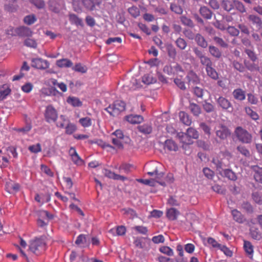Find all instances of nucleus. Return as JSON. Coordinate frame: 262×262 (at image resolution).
<instances>
[{"label": "nucleus", "instance_id": "1", "mask_svg": "<svg viewBox=\"0 0 262 262\" xmlns=\"http://www.w3.org/2000/svg\"><path fill=\"white\" fill-rule=\"evenodd\" d=\"M221 6L227 12H231L234 10H236L241 13L246 12V8L244 5L238 1L224 0L222 1Z\"/></svg>", "mask_w": 262, "mask_h": 262}, {"label": "nucleus", "instance_id": "2", "mask_svg": "<svg viewBox=\"0 0 262 262\" xmlns=\"http://www.w3.org/2000/svg\"><path fill=\"white\" fill-rule=\"evenodd\" d=\"M46 249V244L42 237L32 240L29 245V250L36 255H39Z\"/></svg>", "mask_w": 262, "mask_h": 262}, {"label": "nucleus", "instance_id": "3", "mask_svg": "<svg viewBox=\"0 0 262 262\" xmlns=\"http://www.w3.org/2000/svg\"><path fill=\"white\" fill-rule=\"evenodd\" d=\"M125 109V103L121 100H116L112 104L110 105L105 110L111 116H118Z\"/></svg>", "mask_w": 262, "mask_h": 262}, {"label": "nucleus", "instance_id": "4", "mask_svg": "<svg viewBox=\"0 0 262 262\" xmlns=\"http://www.w3.org/2000/svg\"><path fill=\"white\" fill-rule=\"evenodd\" d=\"M235 134L239 141L244 143H250L252 141V137L251 134L242 127H237L235 130Z\"/></svg>", "mask_w": 262, "mask_h": 262}, {"label": "nucleus", "instance_id": "5", "mask_svg": "<svg viewBox=\"0 0 262 262\" xmlns=\"http://www.w3.org/2000/svg\"><path fill=\"white\" fill-rule=\"evenodd\" d=\"M45 118L46 121L50 123L55 122L58 118V114L56 110L52 105L47 106L45 113Z\"/></svg>", "mask_w": 262, "mask_h": 262}, {"label": "nucleus", "instance_id": "6", "mask_svg": "<svg viewBox=\"0 0 262 262\" xmlns=\"http://www.w3.org/2000/svg\"><path fill=\"white\" fill-rule=\"evenodd\" d=\"M38 215L39 218L37 221V224L38 227L41 228H44L48 224V222L43 219L51 220L53 218V215L46 210L40 211Z\"/></svg>", "mask_w": 262, "mask_h": 262}, {"label": "nucleus", "instance_id": "7", "mask_svg": "<svg viewBox=\"0 0 262 262\" xmlns=\"http://www.w3.org/2000/svg\"><path fill=\"white\" fill-rule=\"evenodd\" d=\"M31 65L33 68L40 70H45L49 68L50 63L47 60L41 58H36L32 59Z\"/></svg>", "mask_w": 262, "mask_h": 262}, {"label": "nucleus", "instance_id": "8", "mask_svg": "<svg viewBox=\"0 0 262 262\" xmlns=\"http://www.w3.org/2000/svg\"><path fill=\"white\" fill-rule=\"evenodd\" d=\"M230 132L228 127L220 124L216 128V135L221 139L224 140L230 135Z\"/></svg>", "mask_w": 262, "mask_h": 262}, {"label": "nucleus", "instance_id": "9", "mask_svg": "<svg viewBox=\"0 0 262 262\" xmlns=\"http://www.w3.org/2000/svg\"><path fill=\"white\" fill-rule=\"evenodd\" d=\"M15 33L20 37H30L32 35V31L28 27L22 26L14 29Z\"/></svg>", "mask_w": 262, "mask_h": 262}, {"label": "nucleus", "instance_id": "10", "mask_svg": "<svg viewBox=\"0 0 262 262\" xmlns=\"http://www.w3.org/2000/svg\"><path fill=\"white\" fill-rule=\"evenodd\" d=\"M158 164L156 162H150L145 165V170L147 171V174L151 177H153L158 171Z\"/></svg>", "mask_w": 262, "mask_h": 262}, {"label": "nucleus", "instance_id": "11", "mask_svg": "<svg viewBox=\"0 0 262 262\" xmlns=\"http://www.w3.org/2000/svg\"><path fill=\"white\" fill-rule=\"evenodd\" d=\"M217 104L223 110L233 109L231 103L226 98L220 97L216 100Z\"/></svg>", "mask_w": 262, "mask_h": 262}, {"label": "nucleus", "instance_id": "12", "mask_svg": "<svg viewBox=\"0 0 262 262\" xmlns=\"http://www.w3.org/2000/svg\"><path fill=\"white\" fill-rule=\"evenodd\" d=\"M177 137L179 139L181 142H182L183 145V147H184V145H190L193 143V140L188 136L187 133H184L183 132H180L177 134Z\"/></svg>", "mask_w": 262, "mask_h": 262}, {"label": "nucleus", "instance_id": "13", "mask_svg": "<svg viewBox=\"0 0 262 262\" xmlns=\"http://www.w3.org/2000/svg\"><path fill=\"white\" fill-rule=\"evenodd\" d=\"M5 187L6 191L10 193L16 192L19 189V185L11 180L6 182Z\"/></svg>", "mask_w": 262, "mask_h": 262}, {"label": "nucleus", "instance_id": "14", "mask_svg": "<svg viewBox=\"0 0 262 262\" xmlns=\"http://www.w3.org/2000/svg\"><path fill=\"white\" fill-rule=\"evenodd\" d=\"M17 8L16 0H6V3L4 6V9L6 11L9 12H13L16 11Z\"/></svg>", "mask_w": 262, "mask_h": 262}, {"label": "nucleus", "instance_id": "15", "mask_svg": "<svg viewBox=\"0 0 262 262\" xmlns=\"http://www.w3.org/2000/svg\"><path fill=\"white\" fill-rule=\"evenodd\" d=\"M48 6L49 9L51 11L55 13H59L60 12L61 6L59 1L49 0L48 1Z\"/></svg>", "mask_w": 262, "mask_h": 262}, {"label": "nucleus", "instance_id": "16", "mask_svg": "<svg viewBox=\"0 0 262 262\" xmlns=\"http://www.w3.org/2000/svg\"><path fill=\"white\" fill-rule=\"evenodd\" d=\"M254 172V178L256 182L262 183V167L257 165L252 167Z\"/></svg>", "mask_w": 262, "mask_h": 262}, {"label": "nucleus", "instance_id": "17", "mask_svg": "<svg viewBox=\"0 0 262 262\" xmlns=\"http://www.w3.org/2000/svg\"><path fill=\"white\" fill-rule=\"evenodd\" d=\"M126 120L132 124H138L143 121V118L141 115H130L125 117Z\"/></svg>", "mask_w": 262, "mask_h": 262}, {"label": "nucleus", "instance_id": "18", "mask_svg": "<svg viewBox=\"0 0 262 262\" xmlns=\"http://www.w3.org/2000/svg\"><path fill=\"white\" fill-rule=\"evenodd\" d=\"M11 89L7 84H3L0 86V101L6 98L11 93Z\"/></svg>", "mask_w": 262, "mask_h": 262}, {"label": "nucleus", "instance_id": "19", "mask_svg": "<svg viewBox=\"0 0 262 262\" xmlns=\"http://www.w3.org/2000/svg\"><path fill=\"white\" fill-rule=\"evenodd\" d=\"M180 212L174 208L167 209L166 211V216L170 221L176 220Z\"/></svg>", "mask_w": 262, "mask_h": 262}, {"label": "nucleus", "instance_id": "20", "mask_svg": "<svg viewBox=\"0 0 262 262\" xmlns=\"http://www.w3.org/2000/svg\"><path fill=\"white\" fill-rule=\"evenodd\" d=\"M232 94L234 98L239 101H243L246 98L245 92L242 89H235Z\"/></svg>", "mask_w": 262, "mask_h": 262}, {"label": "nucleus", "instance_id": "21", "mask_svg": "<svg viewBox=\"0 0 262 262\" xmlns=\"http://www.w3.org/2000/svg\"><path fill=\"white\" fill-rule=\"evenodd\" d=\"M231 213L233 220L238 223H243L245 222V219L242 214L237 209L232 210Z\"/></svg>", "mask_w": 262, "mask_h": 262}, {"label": "nucleus", "instance_id": "22", "mask_svg": "<svg viewBox=\"0 0 262 262\" xmlns=\"http://www.w3.org/2000/svg\"><path fill=\"white\" fill-rule=\"evenodd\" d=\"M180 121L185 125L189 126L191 124V119L189 115L184 112L181 111L179 113Z\"/></svg>", "mask_w": 262, "mask_h": 262}, {"label": "nucleus", "instance_id": "23", "mask_svg": "<svg viewBox=\"0 0 262 262\" xmlns=\"http://www.w3.org/2000/svg\"><path fill=\"white\" fill-rule=\"evenodd\" d=\"M69 20L71 24L81 27L83 26L82 19L75 14H69Z\"/></svg>", "mask_w": 262, "mask_h": 262}, {"label": "nucleus", "instance_id": "24", "mask_svg": "<svg viewBox=\"0 0 262 262\" xmlns=\"http://www.w3.org/2000/svg\"><path fill=\"white\" fill-rule=\"evenodd\" d=\"M56 65L59 68H70L73 66V62L69 59L62 58L57 60Z\"/></svg>", "mask_w": 262, "mask_h": 262}, {"label": "nucleus", "instance_id": "25", "mask_svg": "<svg viewBox=\"0 0 262 262\" xmlns=\"http://www.w3.org/2000/svg\"><path fill=\"white\" fill-rule=\"evenodd\" d=\"M165 147H166L169 150L176 151L179 147L177 144L172 140H166L165 141Z\"/></svg>", "mask_w": 262, "mask_h": 262}, {"label": "nucleus", "instance_id": "26", "mask_svg": "<svg viewBox=\"0 0 262 262\" xmlns=\"http://www.w3.org/2000/svg\"><path fill=\"white\" fill-rule=\"evenodd\" d=\"M200 13L204 18L207 19H210L212 15V13L211 10L205 6L200 8Z\"/></svg>", "mask_w": 262, "mask_h": 262}, {"label": "nucleus", "instance_id": "27", "mask_svg": "<svg viewBox=\"0 0 262 262\" xmlns=\"http://www.w3.org/2000/svg\"><path fill=\"white\" fill-rule=\"evenodd\" d=\"M194 39L197 44L199 46L203 48H206L207 47L208 43L207 41L205 40L204 37L200 34H197L195 35Z\"/></svg>", "mask_w": 262, "mask_h": 262}, {"label": "nucleus", "instance_id": "28", "mask_svg": "<svg viewBox=\"0 0 262 262\" xmlns=\"http://www.w3.org/2000/svg\"><path fill=\"white\" fill-rule=\"evenodd\" d=\"M67 101L69 104L74 107H79L82 105V103L80 99L75 97H69Z\"/></svg>", "mask_w": 262, "mask_h": 262}, {"label": "nucleus", "instance_id": "29", "mask_svg": "<svg viewBox=\"0 0 262 262\" xmlns=\"http://www.w3.org/2000/svg\"><path fill=\"white\" fill-rule=\"evenodd\" d=\"M189 108L195 116H199L201 113V108L199 105L194 103H190Z\"/></svg>", "mask_w": 262, "mask_h": 262}, {"label": "nucleus", "instance_id": "30", "mask_svg": "<svg viewBox=\"0 0 262 262\" xmlns=\"http://www.w3.org/2000/svg\"><path fill=\"white\" fill-rule=\"evenodd\" d=\"M245 111L246 114L252 119L256 121L259 119V115L250 107H245Z\"/></svg>", "mask_w": 262, "mask_h": 262}, {"label": "nucleus", "instance_id": "31", "mask_svg": "<svg viewBox=\"0 0 262 262\" xmlns=\"http://www.w3.org/2000/svg\"><path fill=\"white\" fill-rule=\"evenodd\" d=\"M244 248L246 253L252 257L253 254V246L252 244L249 241H244Z\"/></svg>", "mask_w": 262, "mask_h": 262}, {"label": "nucleus", "instance_id": "32", "mask_svg": "<svg viewBox=\"0 0 262 262\" xmlns=\"http://www.w3.org/2000/svg\"><path fill=\"white\" fill-rule=\"evenodd\" d=\"M137 128L139 132L144 134H149L152 132V127L151 125L147 124L139 125L137 127Z\"/></svg>", "mask_w": 262, "mask_h": 262}, {"label": "nucleus", "instance_id": "33", "mask_svg": "<svg viewBox=\"0 0 262 262\" xmlns=\"http://www.w3.org/2000/svg\"><path fill=\"white\" fill-rule=\"evenodd\" d=\"M79 122L84 128L89 127L92 125V120L89 117L80 118Z\"/></svg>", "mask_w": 262, "mask_h": 262}, {"label": "nucleus", "instance_id": "34", "mask_svg": "<svg viewBox=\"0 0 262 262\" xmlns=\"http://www.w3.org/2000/svg\"><path fill=\"white\" fill-rule=\"evenodd\" d=\"M209 51L211 55L215 58H220L222 56V52L215 46H210Z\"/></svg>", "mask_w": 262, "mask_h": 262}, {"label": "nucleus", "instance_id": "35", "mask_svg": "<svg viewBox=\"0 0 262 262\" xmlns=\"http://www.w3.org/2000/svg\"><path fill=\"white\" fill-rule=\"evenodd\" d=\"M206 71L207 75L211 78L215 80L218 78V74L215 70L212 68V66L206 67Z\"/></svg>", "mask_w": 262, "mask_h": 262}, {"label": "nucleus", "instance_id": "36", "mask_svg": "<svg viewBox=\"0 0 262 262\" xmlns=\"http://www.w3.org/2000/svg\"><path fill=\"white\" fill-rule=\"evenodd\" d=\"M142 81L145 84H150L156 81L152 74H146L142 78Z\"/></svg>", "mask_w": 262, "mask_h": 262}, {"label": "nucleus", "instance_id": "37", "mask_svg": "<svg viewBox=\"0 0 262 262\" xmlns=\"http://www.w3.org/2000/svg\"><path fill=\"white\" fill-rule=\"evenodd\" d=\"M248 19L252 22L253 25L257 26H260L262 24V21L260 18L255 15H250L248 17Z\"/></svg>", "mask_w": 262, "mask_h": 262}, {"label": "nucleus", "instance_id": "38", "mask_svg": "<svg viewBox=\"0 0 262 262\" xmlns=\"http://www.w3.org/2000/svg\"><path fill=\"white\" fill-rule=\"evenodd\" d=\"M223 173L225 177L230 180L235 181L237 179V177L235 173L230 169H226L224 170Z\"/></svg>", "mask_w": 262, "mask_h": 262}, {"label": "nucleus", "instance_id": "39", "mask_svg": "<svg viewBox=\"0 0 262 262\" xmlns=\"http://www.w3.org/2000/svg\"><path fill=\"white\" fill-rule=\"evenodd\" d=\"M152 177H154V180L155 181V184L156 183H159L161 185H163V179H164V173L162 172H159V171L155 174Z\"/></svg>", "mask_w": 262, "mask_h": 262}, {"label": "nucleus", "instance_id": "40", "mask_svg": "<svg viewBox=\"0 0 262 262\" xmlns=\"http://www.w3.org/2000/svg\"><path fill=\"white\" fill-rule=\"evenodd\" d=\"M65 129L66 134L71 135L76 130L77 127L74 124L69 122L67 125L65 127Z\"/></svg>", "mask_w": 262, "mask_h": 262}, {"label": "nucleus", "instance_id": "41", "mask_svg": "<svg viewBox=\"0 0 262 262\" xmlns=\"http://www.w3.org/2000/svg\"><path fill=\"white\" fill-rule=\"evenodd\" d=\"M186 133L188 136L190 137V138L191 139V140L196 139L199 137V133L198 131L193 128H188L187 129Z\"/></svg>", "mask_w": 262, "mask_h": 262}, {"label": "nucleus", "instance_id": "42", "mask_svg": "<svg viewBox=\"0 0 262 262\" xmlns=\"http://www.w3.org/2000/svg\"><path fill=\"white\" fill-rule=\"evenodd\" d=\"M187 78L190 83H198L200 81L198 76L193 72L189 73L187 76Z\"/></svg>", "mask_w": 262, "mask_h": 262}, {"label": "nucleus", "instance_id": "43", "mask_svg": "<svg viewBox=\"0 0 262 262\" xmlns=\"http://www.w3.org/2000/svg\"><path fill=\"white\" fill-rule=\"evenodd\" d=\"M24 45L29 48H36L37 46V42L34 39L28 38L24 41Z\"/></svg>", "mask_w": 262, "mask_h": 262}, {"label": "nucleus", "instance_id": "44", "mask_svg": "<svg viewBox=\"0 0 262 262\" xmlns=\"http://www.w3.org/2000/svg\"><path fill=\"white\" fill-rule=\"evenodd\" d=\"M73 70L76 72L85 73L87 71V68L85 66H83L81 63H78L75 65L73 68Z\"/></svg>", "mask_w": 262, "mask_h": 262}, {"label": "nucleus", "instance_id": "45", "mask_svg": "<svg viewBox=\"0 0 262 262\" xmlns=\"http://www.w3.org/2000/svg\"><path fill=\"white\" fill-rule=\"evenodd\" d=\"M82 3L86 9L92 11L95 8V5L92 0H82Z\"/></svg>", "mask_w": 262, "mask_h": 262}, {"label": "nucleus", "instance_id": "46", "mask_svg": "<svg viewBox=\"0 0 262 262\" xmlns=\"http://www.w3.org/2000/svg\"><path fill=\"white\" fill-rule=\"evenodd\" d=\"M166 49H167L169 56L170 58L174 59L175 58V57L176 56V54H177L175 48L171 45H168L166 47Z\"/></svg>", "mask_w": 262, "mask_h": 262}, {"label": "nucleus", "instance_id": "47", "mask_svg": "<svg viewBox=\"0 0 262 262\" xmlns=\"http://www.w3.org/2000/svg\"><path fill=\"white\" fill-rule=\"evenodd\" d=\"M29 150L33 153H38L41 151V147L40 143H37L36 144L32 145L29 146Z\"/></svg>", "mask_w": 262, "mask_h": 262}, {"label": "nucleus", "instance_id": "48", "mask_svg": "<svg viewBox=\"0 0 262 262\" xmlns=\"http://www.w3.org/2000/svg\"><path fill=\"white\" fill-rule=\"evenodd\" d=\"M59 120L56 123V126L59 128H63L65 127V124L67 122H69L67 120L66 117L63 115H60Z\"/></svg>", "mask_w": 262, "mask_h": 262}, {"label": "nucleus", "instance_id": "49", "mask_svg": "<svg viewBox=\"0 0 262 262\" xmlns=\"http://www.w3.org/2000/svg\"><path fill=\"white\" fill-rule=\"evenodd\" d=\"M128 11L129 14L135 18L138 17L140 15V10L136 6H133L129 8Z\"/></svg>", "mask_w": 262, "mask_h": 262}, {"label": "nucleus", "instance_id": "50", "mask_svg": "<svg viewBox=\"0 0 262 262\" xmlns=\"http://www.w3.org/2000/svg\"><path fill=\"white\" fill-rule=\"evenodd\" d=\"M180 18L181 21L183 25L191 28L193 27L194 24L193 21L190 18L184 16H181Z\"/></svg>", "mask_w": 262, "mask_h": 262}, {"label": "nucleus", "instance_id": "51", "mask_svg": "<svg viewBox=\"0 0 262 262\" xmlns=\"http://www.w3.org/2000/svg\"><path fill=\"white\" fill-rule=\"evenodd\" d=\"M36 20V17L34 15H27L24 19V23L28 25L34 24Z\"/></svg>", "mask_w": 262, "mask_h": 262}, {"label": "nucleus", "instance_id": "52", "mask_svg": "<svg viewBox=\"0 0 262 262\" xmlns=\"http://www.w3.org/2000/svg\"><path fill=\"white\" fill-rule=\"evenodd\" d=\"M137 181L143 184L149 185L150 186H155L156 185L155 184V181L154 180V179H137Z\"/></svg>", "mask_w": 262, "mask_h": 262}, {"label": "nucleus", "instance_id": "53", "mask_svg": "<svg viewBox=\"0 0 262 262\" xmlns=\"http://www.w3.org/2000/svg\"><path fill=\"white\" fill-rule=\"evenodd\" d=\"M176 43L177 47L181 50L185 49L187 46L186 41L181 37H179L177 39Z\"/></svg>", "mask_w": 262, "mask_h": 262}, {"label": "nucleus", "instance_id": "54", "mask_svg": "<svg viewBox=\"0 0 262 262\" xmlns=\"http://www.w3.org/2000/svg\"><path fill=\"white\" fill-rule=\"evenodd\" d=\"M30 2L38 9H42L45 6L43 0H30Z\"/></svg>", "mask_w": 262, "mask_h": 262}, {"label": "nucleus", "instance_id": "55", "mask_svg": "<svg viewBox=\"0 0 262 262\" xmlns=\"http://www.w3.org/2000/svg\"><path fill=\"white\" fill-rule=\"evenodd\" d=\"M71 159L73 162L78 166H81L83 164V160L79 157L78 154L72 157Z\"/></svg>", "mask_w": 262, "mask_h": 262}, {"label": "nucleus", "instance_id": "56", "mask_svg": "<svg viewBox=\"0 0 262 262\" xmlns=\"http://www.w3.org/2000/svg\"><path fill=\"white\" fill-rule=\"evenodd\" d=\"M250 234L252 237L255 239L259 240L261 237V234L257 229H251Z\"/></svg>", "mask_w": 262, "mask_h": 262}, {"label": "nucleus", "instance_id": "57", "mask_svg": "<svg viewBox=\"0 0 262 262\" xmlns=\"http://www.w3.org/2000/svg\"><path fill=\"white\" fill-rule=\"evenodd\" d=\"M200 59L201 63L206 66V67H208L210 66H212V63L209 58L207 56H204L202 57Z\"/></svg>", "mask_w": 262, "mask_h": 262}, {"label": "nucleus", "instance_id": "58", "mask_svg": "<svg viewBox=\"0 0 262 262\" xmlns=\"http://www.w3.org/2000/svg\"><path fill=\"white\" fill-rule=\"evenodd\" d=\"M204 175L209 179H212L214 175V172L209 168L205 167L203 170Z\"/></svg>", "mask_w": 262, "mask_h": 262}, {"label": "nucleus", "instance_id": "59", "mask_svg": "<svg viewBox=\"0 0 262 262\" xmlns=\"http://www.w3.org/2000/svg\"><path fill=\"white\" fill-rule=\"evenodd\" d=\"M204 90L198 86H195L193 89V94L198 98H203Z\"/></svg>", "mask_w": 262, "mask_h": 262}, {"label": "nucleus", "instance_id": "60", "mask_svg": "<svg viewBox=\"0 0 262 262\" xmlns=\"http://www.w3.org/2000/svg\"><path fill=\"white\" fill-rule=\"evenodd\" d=\"M214 41L221 47L223 48H227L228 44L221 38L215 36L213 37Z\"/></svg>", "mask_w": 262, "mask_h": 262}, {"label": "nucleus", "instance_id": "61", "mask_svg": "<svg viewBox=\"0 0 262 262\" xmlns=\"http://www.w3.org/2000/svg\"><path fill=\"white\" fill-rule=\"evenodd\" d=\"M228 32L232 36H237L239 33V30L234 27L229 26L227 28Z\"/></svg>", "mask_w": 262, "mask_h": 262}, {"label": "nucleus", "instance_id": "62", "mask_svg": "<svg viewBox=\"0 0 262 262\" xmlns=\"http://www.w3.org/2000/svg\"><path fill=\"white\" fill-rule=\"evenodd\" d=\"M252 198L255 203L258 204H262V195H260L258 192H254L252 194Z\"/></svg>", "mask_w": 262, "mask_h": 262}, {"label": "nucleus", "instance_id": "63", "mask_svg": "<svg viewBox=\"0 0 262 262\" xmlns=\"http://www.w3.org/2000/svg\"><path fill=\"white\" fill-rule=\"evenodd\" d=\"M207 243L211 245L213 248H216L220 249L222 245L219 244L214 238L212 237H209L207 239Z\"/></svg>", "mask_w": 262, "mask_h": 262}, {"label": "nucleus", "instance_id": "64", "mask_svg": "<svg viewBox=\"0 0 262 262\" xmlns=\"http://www.w3.org/2000/svg\"><path fill=\"white\" fill-rule=\"evenodd\" d=\"M242 207L246 211L249 213L253 212V207L252 205L248 202H244L242 205Z\"/></svg>", "mask_w": 262, "mask_h": 262}]
</instances>
